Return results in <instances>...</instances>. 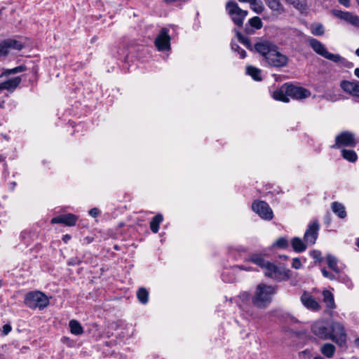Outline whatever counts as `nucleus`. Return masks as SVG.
I'll return each instance as SVG.
<instances>
[{
    "label": "nucleus",
    "instance_id": "nucleus-1",
    "mask_svg": "<svg viewBox=\"0 0 359 359\" xmlns=\"http://www.w3.org/2000/svg\"><path fill=\"white\" fill-rule=\"evenodd\" d=\"M276 292V286L259 283L257 285L252 297V302L257 308L265 309L270 304Z\"/></svg>",
    "mask_w": 359,
    "mask_h": 359
},
{
    "label": "nucleus",
    "instance_id": "nucleus-2",
    "mask_svg": "<svg viewBox=\"0 0 359 359\" xmlns=\"http://www.w3.org/2000/svg\"><path fill=\"white\" fill-rule=\"evenodd\" d=\"M309 44L313 50L318 55L332 61L335 63H339L346 67H351L353 64L348 62L345 58L342 57L339 54H333L327 50L325 45L319 40L315 38H309L308 39Z\"/></svg>",
    "mask_w": 359,
    "mask_h": 359
},
{
    "label": "nucleus",
    "instance_id": "nucleus-3",
    "mask_svg": "<svg viewBox=\"0 0 359 359\" xmlns=\"http://www.w3.org/2000/svg\"><path fill=\"white\" fill-rule=\"evenodd\" d=\"M226 11L233 22L238 27H241L245 18L248 14V11L241 9L234 1H229L226 4Z\"/></svg>",
    "mask_w": 359,
    "mask_h": 359
},
{
    "label": "nucleus",
    "instance_id": "nucleus-4",
    "mask_svg": "<svg viewBox=\"0 0 359 359\" xmlns=\"http://www.w3.org/2000/svg\"><path fill=\"white\" fill-rule=\"evenodd\" d=\"M25 304L31 309H43L49 304V299L41 292H31L26 294Z\"/></svg>",
    "mask_w": 359,
    "mask_h": 359
},
{
    "label": "nucleus",
    "instance_id": "nucleus-5",
    "mask_svg": "<svg viewBox=\"0 0 359 359\" xmlns=\"http://www.w3.org/2000/svg\"><path fill=\"white\" fill-rule=\"evenodd\" d=\"M311 332L319 339H330L331 336V323L325 320H318L312 325Z\"/></svg>",
    "mask_w": 359,
    "mask_h": 359
},
{
    "label": "nucleus",
    "instance_id": "nucleus-6",
    "mask_svg": "<svg viewBox=\"0 0 359 359\" xmlns=\"http://www.w3.org/2000/svg\"><path fill=\"white\" fill-rule=\"evenodd\" d=\"M330 338L339 346H344L346 343V334L344 325L339 322L331 323Z\"/></svg>",
    "mask_w": 359,
    "mask_h": 359
},
{
    "label": "nucleus",
    "instance_id": "nucleus-7",
    "mask_svg": "<svg viewBox=\"0 0 359 359\" xmlns=\"http://www.w3.org/2000/svg\"><path fill=\"white\" fill-rule=\"evenodd\" d=\"M265 60L269 65L275 67H283L288 63V57L279 52L276 46Z\"/></svg>",
    "mask_w": 359,
    "mask_h": 359
},
{
    "label": "nucleus",
    "instance_id": "nucleus-8",
    "mask_svg": "<svg viewBox=\"0 0 359 359\" xmlns=\"http://www.w3.org/2000/svg\"><path fill=\"white\" fill-rule=\"evenodd\" d=\"M320 224L317 220L311 221L307 226L304 235V242L309 246L316 243L318 237Z\"/></svg>",
    "mask_w": 359,
    "mask_h": 359
},
{
    "label": "nucleus",
    "instance_id": "nucleus-9",
    "mask_svg": "<svg viewBox=\"0 0 359 359\" xmlns=\"http://www.w3.org/2000/svg\"><path fill=\"white\" fill-rule=\"evenodd\" d=\"M356 145L354 134L348 131H344L338 135L335 138V145L332 147H351Z\"/></svg>",
    "mask_w": 359,
    "mask_h": 359
},
{
    "label": "nucleus",
    "instance_id": "nucleus-10",
    "mask_svg": "<svg viewBox=\"0 0 359 359\" xmlns=\"http://www.w3.org/2000/svg\"><path fill=\"white\" fill-rule=\"evenodd\" d=\"M170 37L168 34V30L166 28H162L159 34L155 39V46L160 51H164L170 48Z\"/></svg>",
    "mask_w": 359,
    "mask_h": 359
},
{
    "label": "nucleus",
    "instance_id": "nucleus-11",
    "mask_svg": "<svg viewBox=\"0 0 359 359\" xmlns=\"http://www.w3.org/2000/svg\"><path fill=\"white\" fill-rule=\"evenodd\" d=\"M23 45L15 39H8L0 43V57L6 56L11 49L22 50Z\"/></svg>",
    "mask_w": 359,
    "mask_h": 359
},
{
    "label": "nucleus",
    "instance_id": "nucleus-12",
    "mask_svg": "<svg viewBox=\"0 0 359 359\" xmlns=\"http://www.w3.org/2000/svg\"><path fill=\"white\" fill-rule=\"evenodd\" d=\"M285 86L287 91V95H289V97L293 99H304L309 97L311 95L310 91L304 88L295 86L294 85L287 83H285Z\"/></svg>",
    "mask_w": 359,
    "mask_h": 359
},
{
    "label": "nucleus",
    "instance_id": "nucleus-13",
    "mask_svg": "<svg viewBox=\"0 0 359 359\" xmlns=\"http://www.w3.org/2000/svg\"><path fill=\"white\" fill-rule=\"evenodd\" d=\"M263 270L266 276L276 280H281L286 276V273L283 269L279 268L270 262L266 264Z\"/></svg>",
    "mask_w": 359,
    "mask_h": 359
},
{
    "label": "nucleus",
    "instance_id": "nucleus-14",
    "mask_svg": "<svg viewBox=\"0 0 359 359\" xmlns=\"http://www.w3.org/2000/svg\"><path fill=\"white\" fill-rule=\"evenodd\" d=\"M252 209L264 219L270 220L273 218V211L268 203H252Z\"/></svg>",
    "mask_w": 359,
    "mask_h": 359
},
{
    "label": "nucleus",
    "instance_id": "nucleus-15",
    "mask_svg": "<svg viewBox=\"0 0 359 359\" xmlns=\"http://www.w3.org/2000/svg\"><path fill=\"white\" fill-rule=\"evenodd\" d=\"M275 46V44L267 40H261L255 44L254 50L266 59Z\"/></svg>",
    "mask_w": 359,
    "mask_h": 359
},
{
    "label": "nucleus",
    "instance_id": "nucleus-16",
    "mask_svg": "<svg viewBox=\"0 0 359 359\" xmlns=\"http://www.w3.org/2000/svg\"><path fill=\"white\" fill-rule=\"evenodd\" d=\"M333 14L337 18L347 22L355 27H359V16L357 15H353L350 12L339 10L333 11Z\"/></svg>",
    "mask_w": 359,
    "mask_h": 359
},
{
    "label": "nucleus",
    "instance_id": "nucleus-17",
    "mask_svg": "<svg viewBox=\"0 0 359 359\" xmlns=\"http://www.w3.org/2000/svg\"><path fill=\"white\" fill-rule=\"evenodd\" d=\"M78 218L75 215L69 213L60 215L53 217L51 224H63L68 226H73L76 224Z\"/></svg>",
    "mask_w": 359,
    "mask_h": 359
},
{
    "label": "nucleus",
    "instance_id": "nucleus-18",
    "mask_svg": "<svg viewBox=\"0 0 359 359\" xmlns=\"http://www.w3.org/2000/svg\"><path fill=\"white\" fill-rule=\"evenodd\" d=\"M301 302L303 305L309 310L316 311L320 309L319 303L309 292H304L301 297Z\"/></svg>",
    "mask_w": 359,
    "mask_h": 359
},
{
    "label": "nucleus",
    "instance_id": "nucleus-19",
    "mask_svg": "<svg viewBox=\"0 0 359 359\" xmlns=\"http://www.w3.org/2000/svg\"><path fill=\"white\" fill-rule=\"evenodd\" d=\"M340 86L344 91L352 95L353 96L359 97V81H342Z\"/></svg>",
    "mask_w": 359,
    "mask_h": 359
},
{
    "label": "nucleus",
    "instance_id": "nucleus-20",
    "mask_svg": "<svg viewBox=\"0 0 359 359\" xmlns=\"http://www.w3.org/2000/svg\"><path fill=\"white\" fill-rule=\"evenodd\" d=\"M21 78L16 76L13 79H10L6 81L0 83V91L7 90L9 91H13L20 83Z\"/></svg>",
    "mask_w": 359,
    "mask_h": 359
},
{
    "label": "nucleus",
    "instance_id": "nucleus-21",
    "mask_svg": "<svg viewBox=\"0 0 359 359\" xmlns=\"http://www.w3.org/2000/svg\"><path fill=\"white\" fill-rule=\"evenodd\" d=\"M273 97L276 100L281 101L283 102H289V95H287L285 84L283 85L279 89L273 92Z\"/></svg>",
    "mask_w": 359,
    "mask_h": 359
},
{
    "label": "nucleus",
    "instance_id": "nucleus-22",
    "mask_svg": "<svg viewBox=\"0 0 359 359\" xmlns=\"http://www.w3.org/2000/svg\"><path fill=\"white\" fill-rule=\"evenodd\" d=\"M266 4L276 15H281L285 13V8L279 0L271 1Z\"/></svg>",
    "mask_w": 359,
    "mask_h": 359
},
{
    "label": "nucleus",
    "instance_id": "nucleus-23",
    "mask_svg": "<svg viewBox=\"0 0 359 359\" xmlns=\"http://www.w3.org/2000/svg\"><path fill=\"white\" fill-rule=\"evenodd\" d=\"M291 245L293 250L297 252H304L306 248V245H308L304 242V240L302 241L301 238L298 237H294L292 239Z\"/></svg>",
    "mask_w": 359,
    "mask_h": 359
},
{
    "label": "nucleus",
    "instance_id": "nucleus-24",
    "mask_svg": "<svg viewBox=\"0 0 359 359\" xmlns=\"http://www.w3.org/2000/svg\"><path fill=\"white\" fill-rule=\"evenodd\" d=\"M320 351L327 358H332L335 353L336 348L333 344L326 343L320 347Z\"/></svg>",
    "mask_w": 359,
    "mask_h": 359
},
{
    "label": "nucleus",
    "instance_id": "nucleus-25",
    "mask_svg": "<svg viewBox=\"0 0 359 359\" xmlns=\"http://www.w3.org/2000/svg\"><path fill=\"white\" fill-rule=\"evenodd\" d=\"M323 302L328 309H333L335 308V304L333 294L328 290L323 292Z\"/></svg>",
    "mask_w": 359,
    "mask_h": 359
},
{
    "label": "nucleus",
    "instance_id": "nucleus-26",
    "mask_svg": "<svg viewBox=\"0 0 359 359\" xmlns=\"http://www.w3.org/2000/svg\"><path fill=\"white\" fill-rule=\"evenodd\" d=\"M163 219V215L161 214H158L155 217H153L152 220L150 222V229L154 233H157L159 229V225L162 222Z\"/></svg>",
    "mask_w": 359,
    "mask_h": 359
},
{
    "label": "nucleus",
    "instance_id": "nucleus-27",
    "mask_svg": "<svg viewBox=\"0 0 359 359\" xmlns=\"http://www.w3.org/2000/svg\"><path fill=\"white\" fill-rule=\"evenodd\" d=\"M246 73L250 75L255 81H261V70L253 66H248L246 67Z\"/></svg>",
    "mask_w": 359,
    "mask_h": 359
},
{
    "label": "nucleus",
    "instance_id": "nucleus-28",
    "mask_svg": "<svg viewBox=\"0 0 359 359\" xmlns=\"http://www.w3.org/2000/svg\"><path fill=\"white\" fill-rule=\"evenodd\" d=\"M235 32L240 43L243 44L248 50H254V46L252 45L250 40L248 37L244 36L238 30H235Z\"/></svg>",
    "mask_w": 359,
    "mask_h": 359
},
{
    "label": "nucleus",
    "instance_id": "nucleus-29",
    "mask_svg": "<svg viewBox=\"0 0 359 359\" xmlns=\"http://www.w3.org/2000/svg\"><path fill=\"white\" fill-rule=\"evenodd\" d=\"M332 211L340 218H345L346 217V212L345 207L342 203H332Z\"/></svg>",
    "mask_w": 359,
    "mask_h": 359
},
{
    "label": "nucleus",
    "instance_id": "nucleus-30",
    "mask_svg": "<svg viewBox=\"0 0 359 359\" xmlns=\"http://www.w3.org/2000/svg\"><path fill=\"white\" fill-rule=\"evenodd\" d=\"M69 325L70 331L73 334L79 335L81 334L83 332L81 324L75 320H70Z\"/></svg>",
    "mask_w": 359,
    "mask_h": 359
},
{
    "label": "nucleus",
    "instance_id": "nucleus-31",
    "mask_svg": "<svg viewBox=\"0 0 359 359\" xmlns=\"http://www.w3.org/2000/svg\"><path fill=\"white\" fill-rule=\"evenodd\" d=\"M250 260L257 264V266H260L262 269L264 268V266L266 265V264L269 262L266 261L262 255L259 254H253L250 256Z\"/></svg>",
    "mask_w": 359,
    "mask_h": 359
},
{
    "label": "nucleus",
    "instance_id": "nucleus-32",
    "mask_svg": "<svg viewBox=\"0 0 359 359\" xmlns=\"http://www.w3.org/2000/svg\"><path fill=\"white\" fill-rule=\"evenodd\" d=\"M341 155L344 158L350 162H355L358 158L357 154L353 150L344 149L341 150Z\"/></svg>",
    "mask_w": 359,
    "mask_h": 359
},
{
    "label": "nucleus",
    "instance_id": "nucleus-33",
    "mask_svg": "<svg viewBox=\"0 0 359 359\" xmlns=\"http://www.w3.org/2000/svg\"><path fill=\"white\" fill-rule=\"evenodd\" d=\"M311 32L314 36H322L325 34V29L322 24L315 23L311 25Z\"/></svg>",
    "mask_w": 359,
    "mask_h": 359
},
{
    "label": "nucleus",
    "instance_id": "nucleus-34",
    "mask_svg": "<svg viewBox=\"0 0 359 359\" xmlns=\"http://www.w3.org/2000/svg\"><path fill=\"white\" fill-rule=\"evenodd\" d=\"M327 262L329 267L332 269L335 273H339L340 269L337 266V259L335 257L328 255L327 256Z\"/></svg>",
    "mask_w": 359,
    "mask_h": 359
},
{
    "label": "nucleus",
    "instance_id": "nucleus-35",
    "mask_svg": "<svg viewBox=\"0 0 359 359\" xmlns=\"http://www.w3.org/2000/svg\"><path fill=\"white\" fill-rule=\"evenodd\" d=\"M250 4L252 10L257 14L262 13L264 10V5L260 0H252Z\"/></svg>",
    "mask_w": 359,
    "mask_h": 359
},
{
    "label": "nucleus",
    "instance_id": "nucleus-36",
    "mask_svg": "<svg viewBox=\"0 0 359 359\" xmlns=\"http://www.w3.org/2000/svg\"><path fill=\"white\" fill-rule=\"evenodd\" d=\"M137 297L142 304H145L148 302L149 292L145 288H140L137 292Z\"/></svg>",
    "mask_w": 359,
    "mask_h": 359
},
{
    "label": "nucleus",
    "instance_id": "nucleus-37",
    "mask_svg": "<svg viewBox=\"0 0 359 359\" xmlns=\"http://www.w3.org/2000/svg\"><path fill=\"white\" fill-rule=\"evenodd\" d=\"M286 1L299 11L306 9V4L304 0H286Z\"/></svg>",
    "mask_w": 359,
    "mask_h": 359
},
{
    "label": "nucleus",
    "instance_id": "nucleus-38",
    "mask_svg": "<svg viewBox=\"0 0 359 359\" xmlns=\"http://www.w3.org/2000/svg\"><path fill=\"white\" fill-rule=\"evenodd\" d=\"M248 24L251 27H254L256 29H260L263 27L262 21L258 16L250 18L248 21Z\"/></svg>",
    "mask_w": 359,
    "mask_h": 359
},
{
    "label": "nucleus",
    "instance_id": "nucleus-39",
    "mask_svg": "<svg viewBox=\"0 0 359 359\" xmlns=\"http://www.w3.org/2000/svg\"><path fill=\"white\" fill-rule=\"evenodd\" d=\"M25 69H26V67L22 65L18 66V67L13 68V69H6L4 72H2V74L0 75V79H1L4 76H8V75H10L12 74H16L18 72H22L25 71Z\"/></svg>",
    "mask_w": 359,
    "mask_h": 359
},
{
    "label": "nucleus",
    "instance_id": "nucleus-40",
    "mask_svg": "<svg viewBox=\"0 0 359 359\" xmlns=\"http://www.w3.org/2000/svg\"><path fill=\"white\" fill-rule=\"evenodd\" d=\"M238 299L241 301L242 303H239V306L244 309V305L245 302H248L250 299V294L248 292H243L238 296Z\"/></svg>",
    "mask_w": 359,
    "mask_h": 359
},
{
    "label": "nucleus",
    "instance_id": "nucleus-41",
    "mask_svg": "<svg viewBox=\"0 0 359 359\" xmlns=\"http://www.w3.org/2000/svg\"><path fill=\"white\" fill-rule=\"evenodd\" d=\"M231 49L235 52H238V53L240 55L241 58L243 59L246 57L245 50L242 49L238 44L232 43Z\"/></svg>",
    "mask_w": 359,
    "mask_h": 359
},
{
    "label": "nucleus",
    "instance_id": "nucleus-42",
    "mask_svg": "<svg viewBox=\"0 0 359 359\" xmlns=\"http://www.w3.org/2000/svg\"><path fill=\"white\" fill-rule=\"evenodd\" d=\"M288 241L285 238H278L276 243L273 244L274 246L279 248H285L287 246Z\"/></svg>",
    "mask_w": 359,
    "mask_h": 359
},
{
    "label": "nucleus",
    "instance_id": "nucleus-43",
    "mask_svg": "<svg viewBox=\"0 0 359 359\" xmlns=\"http://www.w3.org/2000/svg\"><path fill=\"white\" fill-rule=\"evenodd\" d=\"M321 271H322V273L324 276V277H325L327 278H329L330 280H334L336 278L334 274H332V273L329 272L325 269H323Z\"/></svg>",
    "mask_w": 359,
    "mask_h": 359
},
{
    "label": "nucleus",
    "instance_id": "nucleus-44",
    "mask_svg": "<svg viewBox=\"0 0 359 359\" xmlns=\"http://www.w3.org/2000/svg\"><path fill=\"white\" fill-rule=\"evenodd\" d=\"M292 266L296 269H299L302 266V263L299 259L294 258L292 260Z\"/></svg>",
    "mask_w": 359,
    "mask_h": 359
},
{
    "label": "nucleus",
    "instance_id": "nucleus-45",
    "mask_svg": "<svg viewBox=\"0 0 359 359\" xmlns=\"http://www.w3.org/2000/svg\"><path fill=\"white\" fill-rule=\"evenodd\" d=\"M100 210L97 208H92L89 211V215L93 217H96L98 215H100Z\"/></svg>",
    "mask_w": 359,
    "mask_h": 359
},
{
    "label": "nucleus",
    "instance_id": "nucleus-46",
    "mask_svg": "<svg viewBox=\"0 0 359 359\" xmlns=\"http://www.w3.org/2000/svg\"><path fill=\"white\" fill-rule=\"evenodd\" d=\"M311 255L314 259H316L318 261H320L321 259V253L319 251H317V250L312 251Z\"/></svg>",
    "mask_w": 359,
    "mask_h": 359
},
{
    "label": "nucleus",
    "instance_id": "nucleus-47",
    "mask_svg": "<svg viewBox=\"0 0 359 359\" xmlns=\"http://www.w3.org/2000/svg\"><path fill=\"white\" fill-rule=\"evenodd\" d=\"M2 328H3L2 332L4 335L8 334L12 329L11 326L8 324L4 325Z\"/></svg>",
    "mask_w": 359,
    "mask_h": 359
},
{
    "label": "nucleus",
    "instance_id": "nucleus-48",
    "mask_svg": "<svg viewBox=\"0 0 359 359\" xmlns=\"http://www.w3.org/2000/svg\"><path fill=\"white\" fill-rule=\"evenodd\" d=\"M340 4L343 5L346 8L350 7L351 0H338Z\"/></svg>",
    "mask_w": 359,
    "mask_h": 359
},
{
    "label": "nucleus",
    "instance_id": "nucleus-49",
    "mask_svg": "<svg viewBox=\"0 0 359 359\" xmlns=\"http://www.w3.org/2000/svg\"><path fill=\"white\" fill-rule=\"evenodd\" d=\"M166 4H172L176 1H188L189 0H163Z\"/></svg>",
    "mask_w": 359,
    "mask_h": 359
},
{
    "label": "nucleus",
    "instance_id": "nucleus-50",
    "mask_svg": "<svg viewBox=\"0 0 359 359\" xmlns=\"http://www.w3.org/2000/svg\"><path fill=\"white\" fill-rule=\"evenodd\" d=\"M245 33H246V34H254V33H255V32H254V30H253V29H252L251 28H249V27H245Z\"/></svg>",
    "mask_w": 359,
    "mask_h": 359
},
{
    "label": "nucleus",
    "instance_id": "nucleus-51",
    "mask_svg": "<svg viewBox=\"0 0 359 359\" xmlns=\"http://www.w3.org/2000/svg\"><path fill=\"white\" fill-rule=\"evenodd\" d=\"M70 238H71V236L68 234H66V235L63 236V237H62V240L65 243H67L69 240H70Z\"/></svg>",
    "mask_w": 359,
    "mask_h": 359
},
{
    "label": "nucleus",
    "instance_id": "nucleus-52",
    "mask_svg": "<svg viewBox=\"0 0 359 359\" xmlns=\"http://www.w3.org/2000/svg\"><path fill=\"white\" fill-rule=\"evenodd\" d=\"M354 74H355V75L358 78H359V68H356V69H355V71H354Z\"/></svg>",
    "mask_w": 359,
    "mask_h": 359
},
{
    "label": "nucleus",
    "instance_id": "nucleus-53",
    "mask_svg": "<svg viewBox=\"0 0 359 359\" xmlns=\"http://www.w3.org/2000/svg\"><path fill=\"white\" fill-rule=\"evenodd\" d=\"M252 0H238L241 3H250Z\"/></svg>",
    "mask_w": 359,
    "mask_h": 359
},
{
    "label": "nucleus",
    "instance_id": "nucleus-54",
    "mask_svg": "<svg viewBox=\"0 0 359 359\" xmlns=\"http://www.w3.org/2000/svg\"><path fill=\"white\" fill-rule=\"evenodd\" d=\"M355 344L357 347L359 348V337L355 340Z\"/></svg>",
    "mask_w": 359,
    "mask_h": 359
},
{
    "label": "nucleus",
    "instance_id": "nucleus-55",
    "mask_svg": "<svg viewBox=\"0 0 359 359\" xmlns=\"http://www.w3.org/2000/svg\"><path fill=\"white\" fill-rule=\"evenodd\" d=\"M325 222H326L327 224H330V216H329V215H327V216L326 217Z\"/></svg>",
    "mask_w": 359,
    "mask_h": 359
},
{
    "label": "nucleus",
    "instance_id": "nucleus-56",
    "mask_svg": "<svg viewBox=\"0 0 359 359\" xmlns=\"http://www.w3.org/2000/svg\"><path fill=\"white\" fill-rule=\"evenodd\" d=\"M4 160V157L0 154V162L3 161Z\"/></svg>",
    "mask_w": 359,
    "mask_h": 359
},
{
    "label": "nucleus",
    "instance_id": "nucleus-57",
    "mask_svg": "<svg viewBox=\"0 0 359 359\" xmlns=\"http://www.w3.org/2000/svg\"><path fill=\"white\" fill-rule=\"evenodd\" d=\"M355 54L357 55V56L359 57V48L358 49H356Z\"/></svg>",
    "mask_w": 359,
    "mask_h": 359
},
{
    "label": "nucleus",
    "instance_id": "nucleus-58",
    "mask_svg": "<svg viewBox=\"0 0 359 359\" xmlns=\"http://www.w3.org/2000/svg\"><path fill=\"white\" fill-rule=\"evenodd\" d=\"M238 267L241 269H245L247 270L245 268H244L243 266H238Z\"/></svg>",
    "mask_w": 359,
    "mask_h": 359
},
{
    "label": "nucleus",
    "instance_id": "nucleus-59",
    "mask_svg": "<svg viewBox=\"0 0 359 359\" xmlns=\"http://www.w3.org/2000/svg\"><path fill=\"white\" fill-rule=\"evenodd\" d=\"M356 245L359 248V238L357 239Z\"/></svg>",
    "mask_w": 359,
    "mask_h": 359
},
{
    "label": "nucleus",
    "instance_id": "nucleus-60",
    "mask_svg": "<svg viewBox=\"0 0 359 359\" xmlns=\"http://www.w3.org/2000/svg\"><path fill=\"white\" fill-rule=\"evenodd\" d=\"M313 359H323V358L320 356H318V357H315Z\"/></svg>",
    "mask_w": 359,
    "mask_h": 359
},
{
    "label": "nucleus",
    "instance_id": "nucleus-61",
    "mask_svg": "<svg viewBox=\"0 0 359 359\" xmlns=\"http://www.w3.org/2000/svg\"><path fill=\"white\" fill-rule=\"evenodd\" d=\"M254 202H260V203H262L263 201H262L255 200V201H254Z\"/></svg>",
    "mask_w": 359,
    "mask_h": 359
},
{
    "label": "nucleus",
    "instance_id": "nucleus-62",
    "mask_svg": "<svg viewBox=\"0 0 359 359\" xmlns=\"http://www.w3.org/2000/svg\"><path fill=\"white\" fill-rule=\"evenodd\" d=\"M2 285V281L0 280V287H1Z\"/></svg>",
    "mask_w": 359,
    "mask_h": 359
},
{
    "label": "nucleus",
    "instance_id": "nucleus-63",
    "mask_svg": "<svg viewBox=\"0 0 359 359\" xmlns=\"http://www.w3.org/2000/svg\"><path fill=\"white\" fill-rule=\"evenodd\" d=\"M358 5L359 6V0H356Z\"/></svg>",
    "mask_w": 359,
    "mask_h": 359
}]
</instances>
